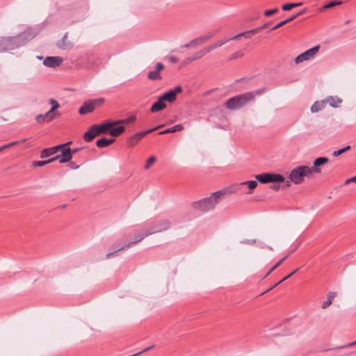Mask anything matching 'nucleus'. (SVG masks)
I'll return each instance as SVG.
<instances>
[{
  "label": "nucleus",
  "instance_id": "obj_41",
  "mask_svg": "<svg viewBox=\"0 0 356 356\" xmlns=\"http://www.w3.org/2000/svg\"><path fill=\"white\" fill-rule=\"evenodd\" d=\"M302 13H303V11H302V12H300V13H298V14L294 15H293V16H291V17H289V18L286 19H285V20H284V22H285L286 24H287V23L293 21V19H295L298 16H299V15H302Z\"/></svg>",
  "mask_w": 356,
  "mask_h": 356
},
{
  "label": "nucleus",
  "instance_id": "obj_16",
  "mask_svg": "<svg viewBox=\"0 0 356 356\" xmlns=\"http://www.w3.org/2000/svg\"><path fill=\"white\" fill-rule=\"evenodd\" d=\"M49 104L51 105V108L48 111V113L54 116V119L60 117V113L57 111V109L60 107L59 103L54 99H50Z\"/></svg>",
  "mask_w": 356,
  "mask_h": 356
},
{
  "label": "nucleus",
  "instance_id": "obj_6",
  "mask_svg": "<svg viewBox=\"0 0 356 356\" xmlns=\"http://www.w3.org/2000/svg\"><path fill=\"white\" fill-rule=\"evenodd\" d=\"M104 102L103 98H99L94 100L86 101L83 103V104L80 107L79 110V113L81 115H85L88 113L92 112L95 108L103 104Z\"/></svg>",
  "mask_w": 356,
  "mask_h": 356
},
{
  "label": "nucleus",
  "instance_id": "obj_28",
  "mask_svg": "<svg viewBox=\"0 0 356 356\" xmlns=\"http://www.w3.org/2000/svg\"><path fill=\"white\" fill-rule=\"evenodd\" d=\"M257 181L254 180L246 181L241 183V185H246L249 188V191L247 193L248 194L252 193L253 190L257 186Z\"/></svg>",
  "mask_w": 356,
  "mask_h": 356
},
{
  "label": "nucleus",
  "instance_id": "obj_56",
  "mask_svg": "<svg viewBox=\"0 0 356 356\" xmlns=\"http://www.w3.org/2000/svg\"><path fill=\"white\" fill-rule=\"evenodd\" d=\"M280 283L278 282L277 284H276L275 286H273V287H270V289H267V291H270V289H273V288H275V286H276L277 285H278Z\"/></svg>",
  "mask_w": 356,
  "mask_h": 356
},
{
  "label": "nucleus",
  "instance_id": "obj_53",
  "mask_svg": "<svg viewBox=\"0 0 356 356\" xmlns=\"http://www.w3.org/2000/svg\"><path fill=\"white\" fill-rule=\"evenodd\" d=\"M184 47H186V48H188V47H193V44H191V42H190L189 43L186 44L184 45Z\"/></svg>",
  "mask_w": 356,
  "mask_h": 356
},
{
  "label": "nucleus",
  "instance_id": "obj_17",
  "mask_svg": "<svg viewBox=\"0 0 356 356\" xmlns=\"http://www.w3.org/2000/svg\"><path fill=\"white\" fill-rule=\"evenodd\" d=\"M213 36L212 33H208L207 34L197 38L191 41V44H193V47H196L198 45H201L205 42H207L209 40H210Z\"/></svg>",
  "mask_w": 356,
  "mask_h": 356
},
{
  "label": "nucleus",
  "instance_id": "obj_39",
  "mask_svg": "<svg viewBox=\"0 0 356 356\" xmlns=\"http://www.w3.org/2000/svg\"><path fill=\"white\" fill-rule=\"evenodd\" d=\"M288 256L284 257L281 260H280L276 264H275L265 275L264 277H267L270 273H271L274 270H275L286 258Z\"/></svg>",
  "mask_w": 356,
  "mask_h": 356
},
{
  "label": "nucleus",
  "instance_id": "obj_46",
  "mask_svg": "<svg viewBox=\"0 0 356 356\" xmlns=\"http://www.w3.org/2000/svg\"><path fill=\"white\" fill-rule=\"evenodd\" d=\"M284 24H286V23L284 22V21H282L280 22V23H278L277 24H276L275 26H273L271 30H275L282 26H284Z\"/></svg>",
  "mask_w": 356,
  "mask_h": 356
},
{
  "label": "nucleus",
  "instance_id": "obj_7",
  "mask_svg": "<svg viewBox=\"0 0 356 356\" xmlns=\"http://www.w3.org/2000/svg\"><path fill=\"white\" fill-rule=\"evenodd\" d=\"M320 49V46L317 45L315 46L305 52L299 54L296 58L295 62L296 63H300L305 60H309L314 58L315 55L318 52Z\"/></svg>",
  "mask_w": 356,
  "mask_h": 356
},
{
  "label": "nucleus",
  "instance_id": "obj_9",
  "mask_svg": "<svg viewBox=\"0 0 356 356\" xmlns=\"http://www.w3.org/2000/svg\"><path fill=\"white\" fill-rule=\"evenodd\" d=\"M161 127V126H159L157 127H155V128H153V129H147V130H145V131H143L136 133V134L131 136L127 139V144H128V145L129 147H134L138 143V141H140L144 136H145L147 134H148L149 133H152V131H154V130L159 129Z\"/></svg>",
  "mask_w": 356,
  "mask_h": 356
},
{
  "label": "nucleus",
  "instance_id": "obj_54",
  "mask_svg": "<svg viewBox=\"0 0 356 356\" xmlns=\"http://www.w3.org/2000/svg\"><path fill=\"white\" fill-rule=\"evenodd\" d=\"M285 184H286V187H289L291 186V180L290 181H286Z\"/></svg>",
  "mask_w": 356,
  "mask_h": 356
},
{
  "label": "nucleus",
  "instance_id": "obj_35",
  "mask_svg": "<svg viewBox=\"0 0 356 356\" xmlns=\"http://www.w3.org/2000/svg\"><path fill=\"white\" fill-rule=\"evenodd\" d=\"M260 31L261 29H254L250 31L243 32L241 34H243L242 36H244L245 38H250L252 35L259 32Z\"/></svg>",
  "mask_w": 356,
  "mask_h": 356
},
{
  "label": "nucleus",
  "instance_id": "obj_4",
  "mask_svg": "<svg viewBox=\"0 0 356 356\" xmlns=\"http://www.w3.org/2000/svg\"><path fill=\"white\" fill-rule=\"evenodd\" d=\"M319 168H310L307 165H300L293 168L289 175V179L291 182L298 184L304 181L305 177H309L313 173H320Z\"/></svg>",
  "mask_w": 356,
  "mask_h": 356
},
{
  "label": "nucleus",
  "instance_id": "obj_32",
  "mask_svg": "<svg viewBox=\"0 0 356 356\" xmlns=\"http://www.w3.org/2000/svg\"><path fill=\"white\" fill-rule=\"evenodd\" d=\"M228 41H229L228 39H224V40H218L216 42L211 44L210 46H208L209 50L211 51H212L213 49H216V48L222 46L223 44L227 43Z\"/></svg>",
  "mask_w": 356,
  "mask_h": 356
},
{
  "label": "nucleus",
  "instance_id": "obj_37",
  "mask_svg": "<svg viewBox=\"0 0 356 356\" xmlns=\"http://www.w3.org/2000/svg\"><path fill=\"white\" fill-rule=\"evenodd\" d=\"M146 230H147L146 226H145L144 227H143L141 229H135L134 230V235L135 241H136L139 238V236L141 234H145L146 232Z\"/></svg>",
  "mask_w": 356,
  "mask_h": 356
},
{
  "label": "nucleus",
  "instance_id": "obj_15",
  "mask_svg": "<svg viewBox=\"0 0 356 356\" xmlns=\"http://www.w3.org/2000/svg\"><path fill=\"white\" fill-rule=\"evenodd\" d=\"M164 66L162 63H158L156 65L155 70L149 72L147 74L148 79L151 80H159L161 79L160 72L163 69Z\"/></svg>",
  "mask_w": 356,
  "mask_h": 356
},
{
  "label": "nucleus",
  "instance_id": "obj_1",
  "mask_svg": "<svg viewBox=\"0 0 356 356\" xmlns=\"http://www.w3.org/2000/svg\"><path fill=\"white\" fill-rule=\"evenodd\" d=\"M145 226L147 227L146 232L145 234H141L136 241H134L129 243L126 245L119 248L118 250L115 252L108 253L106 255V258L109 259L111 257L114 255L117 252L124 249H127L131 245L137 244L138 242L141 241L145 236L168 229L170 226V222L168 220H161L151 222L147 224Z\"/></svg>",
  "mask_w": 356,
  "mask_h": 356
},
{
  "label": "nucleus",
  "instance_id": "obj_2",
  "mask_svg": "<svg viewBox=\"0 0 356 356\" xmlns=\"http://www.w3.org/2000/svg\"><path fill=\"white\" fill-rule=\"evenodd\" d=\"M225 192L218 191L213 193L210 197L204 198L200 201L194 202L192 204L193 209L200 211H207L216 206L218 201L223 197Z\"/></svg>",
  "mask_w": 356,
  "mask_h": 356
},
{
  "label": "nucleus",
  "instance_id": "obj_23",
  "mask_svg": "<svg viewBox=\"0 0 356 356\" xmlns=\"http://www.w3.org/2000/svg\"><path fill=\"white\" fill-rule=\"evenodd\" d=\"M125 130V127L122 125L117 127H112L109 130V134L113 137H117L122 134Z\"/></svg>",
  "mask_w": 356,
  "mask_h": 356
},
{
  "label": "nucleus",
  "instance_id": "obj_29",
  "mask_svg": "<svg viewBox=\"0 0 356 356\" xmlns=\"http://www.w3.org/2000/svg\"><path fill=\"white\" fill-rule=\"evenodd\" d=\"M325 102V104L328 103L332 107H338L341 103V100L340 99L334 98L332 97L327 98Z\"/></svg>",
  "mask_w": 356,
  "mask_h": 356
},
{
  "label": "nucleus",
  "instance_id": "obj_40",
  "mask_svg": "<svg viewBox=\"0 0 356 356\" xmlns=\"http://www.w3.org/2000/svg\"><path fill=\"white\" fill-rule=\"evenodd\" d=\"M350 149V146L348 145V146L345 147L344 148H342V149H338L337 151H334L332 153V155L334 156H338L341 155V154H343V152H346L347 150H348Z\"/></svg>",
  "mask_w": 356,
  "mask_h": 356
},
{
  "label": "nucleus",
  "instance_id": "obj_26",
  "mask_svg": "<svg viewBox=\"0 0 356 356\" xmlns=\"http://www.w3.org/2000/svg\"><path fill=\"white\" fill-rule=\"evenodd\" d=\"M325 104V101L316 102L311 106V111L312 113H316L319 111H321L324 108Z\"/></svg>",
  "mask_w": 356,
  "mask_h": 356
},
{
  "label": "nucleus",
  "instance_id": "obj_3",
  "mask_svg": "<svg viewBox=\"0 0 356 356\" xmlns=\"http://www.w3.org/2000/svg\"><path fill=\"white\" fill-rule=\"evenodd\" d=\"M259 94L260 91L257 90L254 92H248L240 95H236L227 99L225 102V106L230 110L239 109L248 102L254 99L257 95Z\"/></svg>",
  "mask_w": 356,
  "mask_h": 356
},
{
  "label": "nucleus",
  "instance_id": "obj_13",
  "mask_svg": "<svg viewBox=\"0 0 356 356\" xmlns=\"http://www.w3.org/2000/svg\"><path fill=\"white\" fill-rule=\"evenodd\" d=\"M61 154L55 156L58 157L56 160H58L60 163H65L70 161L72 158L71 149L65 147L61 149Z\"/></svg>",
  "mask_w": 356,
  "mask_h": 356
},
{
  "label": "nucleus",
  "instance_id": "obj_47",
  "mask_svg": "<svg viewBox=\"0 0 356 356\" xmlns=\"http://www.w3.org/2000/svg\"><path fill=\"white\" fill-rule=\"evenodd\" d=\"M355 345H356V341H353V342H351V343H349L348 344L341 346L339 347V348H349V347L355 346Z\"/></svg>",
  "mask_w": 356,
  "mask_h": 356
},
{
  "label": "nucleus",
  "instance_id": "obj_52",
  "mask_svg": "<svg viewBox=\"0 0 356 356\" xmlns=\"http://www.w3.org/2000/svg\"><path fill=\"white\" fill-rule=\"evenodd\" d=\"M79 149H80V148H75V149H71L72 155L73 154L76 153Z\"/></svg>",
  "mask_w": 356,
  "mask_h": 356
},
{
  "label": "nucleus",
  "instance_id": "obj_49",
  "mask_svg": "<svg viewBox=\"0 0 356 356\" xmlns=\"http://www.w3.org/2000/svg\"><path fill=\"white\" fill-rule=\"evenodd\" d=\"M270 188L274 190V191H278L280 190V184H273L271 186H270Z\"/></svg>",
  "mask_w": 356,
  "mask_h": 356
},
{
  "label": "nucleus",
  "instance_id": "obj_14",
  "mask_svg": "<svg viewBox=\"0 0 356 356\" xmlns=\"http://www.w3.org/2000/svg\"><path fill=\"white\" fill-rule=\"evenodd\" d=\"M94 125L96 127L98 134L99 135L100 134H106L107 132H109L110 129L115 126L116 124L115 121H106L103 124Z\"/></svg>",
  "mask_w": 356,
  "mask_h": 356
},
{
  "label": "nucleus",
  "instance_id": "obj_51",
  "mask_svg": "<svg viewBox=\"0 0 356 356\" xmlns=\"http://www.w3.org/2000/svg\"><path fill=\"white\" fill-rule=\"evenodd\" d=\"M170 62H171V63H177V62H178V59H177V58L174 57V56L170 57Z\"/></svg>",
  "mask_w": 356,
  "mask_h": 356
},
{
  "label": "nucleus",
  "instance_id": "obj_36",
  "mask_svg": "<svg viewBox=\"0 0 356 356\" xmlns=\"http://www.w3.org/2000/svg\"><path fill=\"white\" fill-rule=\"evenodd\" d=\"M156 161V157L154 156H150L146 161L144 168L145 170H148L155 163Z\"/></svg>",
  "mask_w": 356,
  "mask_h": 356
},
{
  "label": "nucleus",
  "instance_id": "obj_58",
  "mask_svg": "<svg viewBox=\"0 0 356 356\" xmlns=\"http://www.w3.org/2000/svg\"><path fill=\"white\" fill-rule=\"evenodd\" d=\"M280 283L278 282L277 284H276L275 286H273V287H270V289H267V291H270V289H273V288H275V286H276L277 285H278Z\"/></svg>",
  "mask_w": 356,
  "mask_h": 356
},
{
  "label": "nucleus",
  "instance_id": "obj_59",
  "mask_svg": "<svg viewBox=\"0 0 356 356\" xmlns=\"http://www.w3.org/2000/svg\"><path fill=\"white\" fill-rule=\"evenodd\" d=\"M280 283L278 282L277 284H276L275 286H273V287H270V289H267V291H270V289H273V288H275V286H276L277 285H278Z\"/></svg>",
  "mask_w": 356,
  "mask_h": 356
},
{
  "label": "nucleus",
  "instance_id": "obj_11",
  "mask_svg": "<svg viewBox=\"0 0 356 356\" xmlns=\"http://www.w3.org/2000/svg\"><path fill=\"white\" fill-rule=\"evenodd\" d=\"M181 91V87L178 86L175 88L165 92L163 95L160 96L165 102L172 103L175 101L177 95Z\"/></svg>",
  "mask_w": 356,
  "mask_h": 356
},
{
  "label": "nucleus",
  "instance_id": "obj_10",
  "mask_svg": "<svg viewBox=\"0 0 356 356\" xmlns=\"http://www.w3.org/2000/svg\"><path fill=\"white\" fill-rule=\"evenodd\" d=\"M5 39V51L14 50L19 47L22 42L19 37H6Z\"/></svg>",
  "mask_w": 356,
  "mask_h": 356
},
{
  "label": "nucleus",
  "instance_id": "obj_31",
  "mask_svg": "<svg viewBox=\"0 0 356 356\" xmlns=\"http://www.w3.org/2000/svg\"><path fill=\"white\" fill-rule=\"evenodd\" d=\"M136 119L135 115H131L126 119L119 120L115 121L116 125L122 124H130L134 122Z\"/></svg>",
  "mask_w": 356,
  "mask_h": 356
},
{
  "label": "nucleus",
  "instance_id": "obj_24",
  "mask_svg": "<svg viewBox=\"0 0 356 356\" xmlns=\"http://www.w3.org/2000/svg\"><path fill=\"white\" fill-rule=\"evenodd\" d=\"M58 159V157H53L51 159H49L48 160H44V161H33L31 165L33 167H42V166H44L47 164H49L50 163H52L55 161H56V159Z\"/></svg>",
  "mask_w": 356,
  "mask_h": 356
},
{
  "label": "nucleus",
  "instance_id": "obj_44",
  "mask_svg": "<svg viewBox=\"0 0 356 356\" xmlns=\"http://www.w3.org/2000/svg\"><path fill=\"white\" fill-rule=\"evenodd\" d=\"M298 270V269H296L294 270L293 272H291V273H289V275H287L286 277H284L282 280H281L279 283H282V282L286 280L287 279H289L290 277H291L293 274H295L297 271Z\"/></svg>",
  "mask_w": 356,
  "mask_h": 356
},
{
  "label": "nucleus",
  "instance_id": "obj_21",
  "mask_svg": "<svg viewBox=\"0 0 356 356\" xmlns=\"http://www.w3.org/2000/svg\"><path fill=\"white\" fill-rule=\"evenodd\" d=\"M54 120V116H52L51 114H49L48 113V111L45 114H40L35 117V120L39 124H43L44 122H50Z\"/></svg>",
  "mask_w": 356,
  "mask_h": 356
},
{
  "label": "nucleus",
  "instance_id": "obj_34",
  "mask_svg": "<svg viewBox=\"0 0 356 356\" xmlns=\"http://www.w3.org/2000/svg\"><path fill=\"white\" fill-rule=\"evenodd\" d=\"M342 3L341 1H330V3L324 5L321 9L320 10L321 11H323L325 9H328V8H333L336 6H339V5H341Z\"/></svg>",
  "mask_w": 356,
  "mask_h": 356
},
{
  "label": "nucleus",
  "instance_id": "obj_55",
  "mask_svg": "<svg viewBox=\"0 0 356 356\" xmlns=\"http://www.w3.org/2000/svg\"><path fill=\"white\" fill-rule=\"evenodd\" d=\"M267 25H268V24H264V26H262L259 27V29H261H261H264V28H266V27H267Z\"/></svg>",
  "mask_w": 356,
  "mask_h": 356
},
{
  "label": "nucleus",
  "instance_id": "obj_8",
  "mask_svg": "<svg viewBox=\"0 0 356 356\" xmlns=\"http://www.w3.org/2000/svg\"><path fill=\"white\" fill-rule=\"evenodd\" d=\"M72 141H69L66 143L60 144V145H56L54 147H51L49 148H45L40 152V157L41 159H44V158L51 156L56 154L58 152L60 151L61 149H63L64 147H67L68 145L72 144Z\"/></svg>",
  "mask_w": 356,
  "mask_h": 356
},
{
  "label": "nucleus",
  "instance_id": "obj_43",
  "mask_svg": "<svg viewBox=\"0 0 356 356\" xmlns=\"http://www.w3.org/2000/svg\"><path fill=\"white\" fill-rule=\"evenodd\" d=\"M5 39L4 38H0V52L5 51Z\"/></svg>",
  "mask_w": 356,
  "mask_h": 356
},
{
  "label": "nucleus",
  "instance_id": "obj_30",
  "mask_svg": "<svg viewBox=\"0 0 356 356\" xmlns=\"http://www.w3.org/2000/svg\"><path fill=\"white\" fill-rule=\"evenodd\" d=\"M244 54H245V53H244L243 49L238 50L229 56V60H232L240 59L244 56Z\"/></svg>",
  "mask_w": 356,
  "mask_h": 356
},
{
  "label": "nucleus",
  "instance_id": "obj_5",
  "mask_svg": "<svg viewBox=\"0 0 356 356\" xmlns=\"http://www.w3.org/2000/svg\"><path fill=\"white\" fill-rule=\"evenodd\" d=\"M255 179L262 184L280 183L284 182L285 180L284 177L280 174L268 172L257 175Z\"/></svg>",
  "mask_w": 356,
  "mask_h": 356
},
{
  "label": "nucleus",
  "instance_id": "obj_22",
  "mask_svg": "<svg viewBox=\"0 0 356 356\" xmlns=\"http://www.w3.org/2000/svg\"><path fill=\"white\" fill-rule=\"evenodd\" d=\"M115 141L114 138H102L97 140L96 145L99 148L106 147Z\"/></svg>",
  "mask_w": 356,
  "mask_h": 356
},
{
  "label": "nucleus",
  "instance_id": "obj_20",
  "mask_svg": "<svg viewBox=\"0 0 356 356\" xmlns=\"http://www.w3.org/2000/svg\"><path fill=\"white\" fill-rule=\"evenodd\" d=\"M165 107L166 104L161 99V97H159L158 100L152 105L150 111L152 113H156L164 109Z\"/></svg>",
  "mask_w": 356,
  "mask_h": 356
},
{
  "label": "nucleus",
  "instance_id": "obj_33",
  "mask_svg": "<svg viewBox=\"0 0 356 356\" xmlns=\"http://www.w3.org/2000/svg\"><path fill=\"white\" fill-rule=\"evenodd\" d=\"M334 296L335 293L330 292L328 294L327 300L322 304V308L326 309L327 307H328L332 304V300L334 299Z\"/></svg>",
  "mask_w": 356,
  "mask_h": 356
},
{
  "label": "nucleus",
  "instance_id": "obj_50",
  "mask_svg": "<svg viewBox=\"0 0 356 356\" xmlns=\"http://www.w3.org/2000/svg\"><path fill=\"white\" fill-rule=\"evenodd\" d=\"M242 35L243 34H241V33H238V34L236 35L235 36H234V37H232V38H229L228 40H229H229H237V39L240 38L241 37H242Z\"/></svg>",
  "mask_w": 356,
  "mask_h": 356
},
{
  "label": "nucleus",
  "instance_id": "obj_18",
  "mask_svg": "<svg viewBox=\"0 0 356 356\" xmlns=\"http://www.w3.org/2000/svg\"><path fill=\"white\" fill-rule=\"evenodd\" d=\"M98 135L99 134H98V132L97 131L96 127L95 125H92L84 134L83 139L86 142H90V141L92 140Z\"/></svg>",
  "mask_w": 356,
  "mask_h": 356
},
{
  "label": "nucleus",
  "instance_id": "obj_42",
  "mask_svg": "<svg viewBox=\"0 0 356 356\" xmlns=\"http://www.w3.org/2000/svg\"><path fill=\"white\" fill-rule=\"evenodd\" d=\"M278 11V9L277 8H274V9H270V10H266L265 12H264V15L265 16H270L273 14H275Z\"/></svg>",
  "mask_w": 356,
  "mask_h": 356
},
{
  "label": "nucleus",
  "instance_id": "obj_12",
  "mask_svg": "<svg viewBox=\"0 0 356 356\" xmlns=\"http://www.w3.org/2000/svg\"><path fill=\"white\" fill-rule=\"evenodd\" d=\"M63 63V58L59 56H48L43 60V64L49 67L55 68Z\"/></svg>",
  "mask_w": 356,
  "mask_h": 356
},
{
  "label": "nucleus",
  "instance_id": "obj_19",
  "mask_svg": "<svg viewBox=\"0 0 356 356\" xmlns=\"http://www.w3.org/2000/svg\"><path fill=\"white\" fill-rule=\"evenodd\" d=\"M210 51L209 50V47H207L202 50L199 51L198 52L195 53L193 56L186 58L184 60L185 63H188L193 60L201 58L207 54L209 53Z\"/></svg>",
  "mask_w": 356,
  "mask_h": 356
},
{
  "label": "nucleus",
  "instance_id": "obj_60",
  "mask_svg": "<svg viewBox=\"0 0 356 356\" xmlns=\"http://www.w3.org/2000/svg\"><path fill=\"white\" fill-rule=\"evenodd\" d=\"M3 150V146L0 147V152Z\"/></svg>",
  "mask_w": 356,
  "mask_h": 356
},
{
  "label": "nucleus",
  "instance_id": "obj_25",
  "mask_svg": "<svg viewBox=\"0 0 356 356\" xmlns=\"http://www.w3.org/2000/svg\"><path fill=\"white\" fill-rule=\"evenodd\" d=\"M184 129L183 126L181 124H176L172 127L165 129L159 133L160 135L165 134L169 133H175L177 131H181Z\"/></svg>",
  "mask_w": 356,
  "mask_h": 356
},
{
  "label": "nucleus",
  "instance_id": "obj_45",
  "mask_svg": "<svg viewBox=\"0 0 356 356\" xmlns=\"http://www.w3.org/2000/svg\"><path fill=\"white\" fill-rule=\"evenodd\" d=\"M19 142L18 141H14V142H12V143H10L8 144H6V145H3V149H6V148H8V147H13L17 144H18Z\"/></svg>",
  "mask_w": 356,
  "mask_h": 356
},
{
  "label": "nucleus",
  "instance_id": "obj_48",
  "mask_svg": "<svg viewBox=\"0 0 356 356\" xmlns=\"http://www.w3.org/2000/svg\"><path fill=\"white\" fill-rule=\"evenodd\" d=\"M350 182H356V175L355 177H351V178H349V179H346V181H345V184H349Z\"/></svg>",
  "mask_w": 356,
  "mask_h": 356
},
{
  "label": "nucleus",
  "instance_id": "obj_27",
  "mask_svg": "<svg viewBox=\"0 0 356 356\" xmlns=\"http://www.w3.org/2000/svg\"><path fill=\"white\" fill-rule=\"evenodd\" d=\"M329 159L327 157H318L314 161V166L312 168H318V167L328 163Z\"/></svg>",
  "mask_w": 356,
  "mask_h": 356
},
{
  "label": "nucleus",
  "instance_id": "obj_38",
  "mask_svg": "<svg viewBox=\"0 0 356 356\" xmlns=\"http://www.w3.org/2000/svg\"><path fill=\"white\" fill-rule=\"evenodd\" d=\"M301 4V3H286L282 6V8L284 10H289L293 8L300 6Z\"/></svg>",
  "mask_w": 356,
  "mask_h": 356
},
{
  "label": "nucleus",
  "instance_id": "obj_57",
  "mask_svg": "<svg viewBox=\"0 0 356 356\" xmlns=\"http://www.w3.org/2000/svg\"><path fill=\"white\" fill-rule=\"evenodd\" d=\"M280 283L278 282L277 284H276L275 286H273V287H270V289H267V291H270V289H273V288H275V286H276L277 285H278Z\"/></svg>",
  "mask_w": 356,
  "mask_h": 356
}]
</instances>
